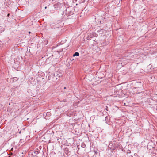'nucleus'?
<instances>
[{"label": "nucleus", "instance_id": "10", "mask_svg": "<svg viewBox=\"0 0 157 157\" xmlns=\"http://www.w3.org/2000/svg\"><path fill=\"white\" fill-rule=\"evenodd\" d=\"M9 15H10V14H9V13H8V14H7V17H9Z\"/></svg>", "mask_w": 157, "mask_h": 157}, {"label": "nucleus", "instance_id": "1", "mask_svg": "<svg viewBox=\"0 0 157 157\" xmlns=\"http://www.w3.org/2000/svg\"><path fill=\"white\" fill-rule=\"evenodd\" d=\"M66 13L67 15L70 16L74 14V10L72 7L67 8L66 10Z\"/></svg>", "mask_w": 157, "mask_h": 157}, {"label": "nucleus", "instance_id": "14", "mask_svg": "<svg viewBox=\"0 0 157 157\" xmlns=\"http://www.w3.org/2000/svg\"><path fill=\"white\" fill-rule=\"evenodd\" d=\"M13 148H12L11 149V150H13Z\"/></svg>", "mask_w": 157, "mask_h": 157}, {"label": "nucleus", "instance_id": "9", "mask_svg": "<svg viewBox=\"0 0 157 157\" xmlns=\"http://www.w3.org/2000/svg\"><path fill=\"white\" fill-rule=\"evenodd\" d=\"M108 107H107L106 106V110H107V111H108Z\"/></svg>", "mask_w": 157, "mask_h": 157}, {"label": "nucleus", "instance_id": "6", "mask_svg": "<svg viewBox=\"0 0 157 157\" xmlns=\"http://www.w3.org/2000/svg\"><path fill=\"white\" fill-rule=\"evenodd\" d=\"M46 115L47 116H50L51 115V113L49 112H47L46 113Z\"/></svg>", "mask_w": 157, "mask_h": 157}, {"label": "nucleus", "instance_id": "3", "mask_svg": "<svg viewBox=\"0 0 157 157\" xmlns=\"http://www.w3.org/2000/svg\"><path fill=\"white\" fill-rule=\"evenodd\" d=\"M79 55V53L78 52H75L73 55V56L75 57L76 56H78Z\"/></svg>", "mask_w": 157, "mask_h": 157}, {"label": "nucleus", "instance_id": "7", "mask_svg": "<svg viewBox=\"0 0 157 157\" xmlns=\"http://www.w3.org/2000/svg\"><path fill=\"white\" fill-rule=\"evenodd\" d=\"M58 5V4H56L54 5L55 8H56V6Z\"/></svg>", "mask_w": 157, "mask_h": 157}, {"label": "nucleus", "instance_id": "19", "mask_svg": "<svg viewBox=\"0 0 157 157\" xmlns=\"http://www.w3.org/2000/svg\"><path fill=\"white\" fill-rule=\"evenodd\" d=\"M9 157H11L10 156H9Z\"/></svg>", "mask_w": 157, "mask_h": 157}, {"label": "nucleus", "instance_id": "12", "mask_svg": "<svg viewBox=\"0 0 157 157\" xmlns=\"http://www.w3.org/2000/svg\"><path fill=\"white\" fill-rule=\"evenodd\" d=\"M46 8H47V7H46V6L45 7V9H46Z\"/></svg>", "mask_w": 157, "mask_h": 157}, {"label": "nucleus", "instance_id": "5", "mask_svg": "<svg viewBox=\"0 0 157 157\" xmlns=\"http://www.w3.org/2000/svg\"><path fill=\"white\" fill-rule=\"evenodd\" d=\"M67 100L66 99H63L62 100H61V101H60L61 102H66L67 101Z\"/></svg>", "mask_w": 157, "mask_h": 157}, {"label": "nucleus", "instance_id": "13", "mask_svg": "<svg viewBox=\"0 0 157 157\" xmlns=\"http://www.w3.org/2000/svg\"><path fill=\"white\" fill-rule=\"evenodd\" d=\"M108 118V117H107V116H106V117H105V119H106V118Z\"/></svg>", "mask_w": 157, "mask_h": 157}, {"label": "nucleus", "instance_id": "2", "mask_svg": "<svg viewBox=\"0 0 157 157\" xmlns=\"http://www.w3.org/2000/svg\"><path fill=\"white\" fill-rule=\"evenodd\" d=\"M5 30V28L2 26H0V33L3 31Z\"/></svg>", "mask_w": 157, "mask_h": 157}, {"label": "nucleus", "instance_id": "15", "mask_svg": "<svg viewBox=\"0 0 157 157\" xmlns=\"http://www.w3.org/2000/svg\"><path fill=\"white\" fill-rule=\"evenodd\" d=\"M29 33H31V32H30L29 31Z\"/></svg>", "mask_w": 157, "mask_h": 157}, {"label": "nucleus", "instance_id": "11", "mask_svg": "<svg viewBox=\"0 0 157 157\" xmlns=\"http://www.w3.org/2000/svg\"><path fill=\"white\" fill-rule=\"evenodd\" d=\"M10 80H13V78H12V79H11H11H10Z\"/></svg>", "mask_w": 157, "mask_h": 157}, {"label": "nucleus", "instance_id": "8", "mask_svg": "<svg viewBox=\"0 0 157 157\" xmlns=\"http://www.w3.org/2000/svg\"><path fill=\"white\" fill-rule=\"evenodd\" d=\"M14 79L16 81L17 80V77L14 78Z\"/></svg>", "mask_w": 157, "mask_h": 157}, {"label": "nucleus", "instance_id": "16", "mask_svg": "<svg viewBox=\"0 0 157 157\" xmlns=\"http://www.w3.org/2000/svg\"><path fill=\"white\" fill-rule=\"evenodd\" d=\"M64 89H66V87H64Z\"/></svg>", "mask_w": 157, "mask_h": 157}, {"label": "nucleus", "instance_id": "4", "mask_svg": "<svg viewBox=\"0 0 157 157\" xmlns=\"http://www.w3.org/2000/svg\"><path fill=\"white\" fill-rule=\"evenodd\" d=\"M81 146L82 148H85L86 147V145L84 143H82L81 144Z\"/></svg>", "mask_w": 157, "mask_h": 157}, {"label": "nucleus", "instance_id": "17", "mask_svg": "<svg viewBox=\"0 0 157 157\" xmlns=\"http://www.w3.org/2000/svg\"><path fill=\"white\" fill-rule=\"evenodd\" d=\"M36 153H38V151H36Z\"/></svg>", "mask_w": 157, "mask_h": 157}, {"label": "nucleus", "instance_id": "18", "mask_svg": "<svg viewBox=\"0 0 157 157\" xmlns=\"http://www.w3.org/2000/svg\"><path fill=\"white\" fill-rule=\"evenodd\" d=\"M36 153H38V151H36Z\"/></svg>", "mask_w": 157, "mask_h": 157}]
</instances>
